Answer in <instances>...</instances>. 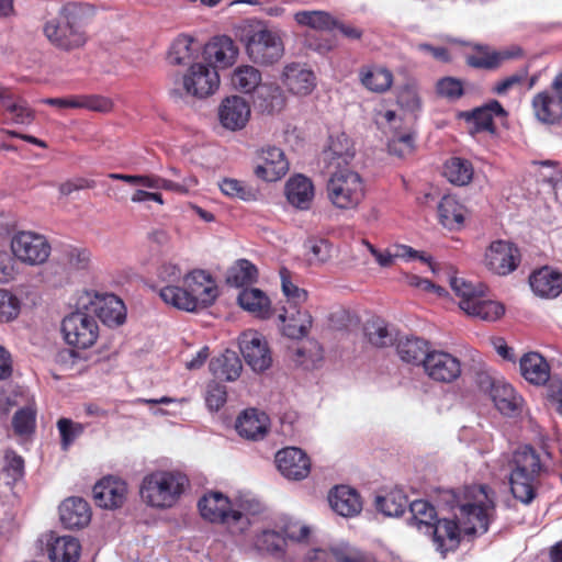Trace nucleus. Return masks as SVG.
<instances>
[{"label": "nucleus", "instance_id": "nucleus-1", "mask_svg": "<svg viewBox=\"0 0 562 562\" xmlns=\"http://www.w3.org/2000/svg\"><path fill=\"white\" fill-rule=\"evenodd\" d=\"M445 502L451 516L438 518L427 533L443 555L459 547L462 536L485 533L494 512V502L486 485L467 486L460 492L448 491Z\"/></svg>", "mask_w": 562, "mask_h": 562}, {"label": "nucleus", "instance_id": "nucleus-2", "mask_svg": "<svg viewBox=\"0 0 562 562\" xmlns=\"http://www.w3.org/2000/svg\"><path fill=\"white\" fill-rule=\"evenodd\" d=\"M201 516L214 524L224 525L233 535H241L252 524V517L261 510V504L248 496L229 499L221 492H209L198 502Z\"/></svg>", "mask_w": 562, "mask_h": 562}, {"label": "nucleus", "instance_id": "nucleus-3", "mask_svg": "<svg viewBox=\"0 0 562 562\" xmlns=\"http://www.w3.org/2000/svg\"><path fill=\"white\" fill-rule=\"evenodd\" d=\"M159 294L167 304L193 312L212 305L218 296V288L210 273L193 270L183 277L182 285H165Z\"/></svg>", "mask_w": 562, "mask_h": 562}, {"label": "nucleus", "instance_id": "nucleus-4", "mask_svg": "<svg viewBox=\"0 0 562 562\" xmlns=\"http://www.w3.org/2000/svg\"><path fill=\"white\" fill-rule=\"evenodd\" d=\"M83 15L85 8L81 4L66 3L56 16L43 24V34L50 45L61 52L80 49L88 42Z\"/></svg>", "mask_w": 562, "mask_h": 562}, {"label": "nucleus", "instance_id": "nucleus-5", "mask_svg": "<svg viewBox=\"0 0 562 562\" xmlns=\"http://www.w3.org/2000/svg\"><path fill=\"white\" fill-rule=\"evenodd\" d=\"M188 485V476L178 470H154L142 479L139 496L150 508L170 509L179 503Z\"/></svg>", "mask_w": 562, "mask_h": 562}, {"label": "nucleus", "instance_id": "nucleus-6", "mask_svg": "<svg viewBox=\"0 0 562 562\" xmlns=\"http://www.w3.org/2000/svg\"><path fill=\"white\" fill-rule=\"evenodd\" d=\"M539 454L530 446L518 448L513 456V469L509 477L514 497L529 504L536 497V481L541 471Z\"/></svg>", "mask_w": 562, "mask_h": 562}, {"label": "nucleus", "instance_id": "nucleus-7", "mask_svg": "<svg viewBox=\"0 0 562 562\" xmlns=\"http://www.w3.org/2000/svg\"><path fill=\"white\" fill-rule=\"evenodd\" d=\"M326 194L336 209L353 210L366 195L363 179L357 171L338 169L327 181Z\"/></svg>", "mask_w": 562, "mask_h": 562}, {"label": "nucleus", "instance_id": "nucleus-8", "mask_svg": "<svg viewBox=\"0 0 562 562\" xmlns=\"http://www.w3.org/2000/svg\"><path fill=\"white\" fill-rule=\"evenodd\" d=\"M61 333L69 346L87 349L97 341L99 325L90 311H76L64 317Z\"/></svg>", "mask_w": 562, "mask_h": 562}, {"label": "nucleus", "instance_id": "nucleus-9", "mask_svg": "<svg viewBox=\"0 0 562 562\" xmlns=\"http://www.w3.org/2000/svg\"><path fill=\"white\" fill-rule=\"evenodd\" d=\"M245 45L249 58L260 65L274 64L284 53L278 32L265 27L250 31Z\"/></svg>", "mask_w": 562, "mask_h": 562}, {"label": "nucleus", "instance_id": "nucleus-10", "mask_svg": "<svg viewBox=\"0 0 562 562\" xmlns=\"http://www.w3.org/2000/svg\"><path fill=\"white\" fill-rule=\"evenodd\" d=\"M11 250L15 259L29 266L44 263L52 251L50 244L44 235L22 231L13 235Z\"/></svg>", "mask_w": 562, "mask_h": 562}, {"label": "nucleus", "instance_id": "nucleus-11", "mask_svg": "<svg viewBox=\"0 0 562 562\" xmlns=\"http://www.w3.org/2000/svg\"><path fill=\"white\" fill-rule=\"evenodd\" d=\"M531 106L535 117L543 124L554 125L562 116V71L550 87L533 95Z\"/></svg>", "mask_w": 562, "mask_h": 562}, {"label": "nucleus", "instance_id": "nucleus-12", "mask_svg": "<svg viewBox=\"0 0 562 562\" xmlns=\"http://www.w3.org/2000/svg\"><path fill=\"white\" fill-rule=\"evenodd\" d=\"M187 94L203 99L213 94L220 87V76L211 64L192 63L182 77Z\"/></svg>", "mask_w": 562, "mask_h": 562}, {"label": "nucleus", "instance_id": "nucleus-13", "mask_svg": "<svg viewBox=\"0 0 562 562\" xmlns=\"http://www.w3.org/2000/svg\"><path fill=\"white\" fill-rule=\"evenodd\" d=\"M484 262L493 273L507 276L519 266L520 252L510 241L494 240L485 251Z\"/></svg>", "mask_w": 562, "mask_h": 562}, {"label": "nucleus", "instance_id": "nucleus-14", "mask_svg": "<svg viewBox=\"0 0 562 562\" xmlns=\"http://www.w3.org/2000/svg\"><path fill=\"white\" fill-rule=\"evenodd\" d=\"M425 373L434 381L450 383L461 374L460 360L449 352L431 350L424 362Z\"/></svg>", "mask_w": 562, "mask_h": 562}, {"label": "nucleus", "instance_id": "nucleus-15", "mask_svg": "<svg viewBox=\"0 0 562 562\" xmlns=\"http://www.w3.org/2000/svg\"><path fill=\"white\" fill-rule=\"evenodd\" d=\"M274 462L281 475L291 481H301L311 471L310 458L303 450L295 447H286L278 451Z\"/></svg>", "mask_w": 562, "mask_h": 562}, {"label": "nucleus", "instance_id": "nucleus-16", "mask_svg": "<svg viewBox=\"0 0 562 562\" xmlns=\"http://www.w3.org/2000/svg\"><path fill=\"white\" fill-rule=\"evenodd\" d=\"M239 345L245 361L255 372H262L271 366L272 359L268 344L260 334L256 331L243 334Z\"/></svg>", "mask_w": 562, "mask_h": 562}, {"label": "nucleus", "instance_id": "nucleus-17", "mask_svg": "<svg viewBox=\"0 0 562 562\" xmlns=\"http://www.w3.org/2000/svg\"><path fill=\"white\" fill-rule=\"evenodd\" d=\"M258 164L254 170L257 178L265 181H277L289 170V161L284 153L276 146L261 148L257 157Z\"/></svg>", "mask_w": 562, "mask_h": 562}, {"label": "nucleus", "instance_id": "nucleus-18", "mask_svg": "<svg viewBox=\"0 0 562 562\" xmlns=\"http://www.w3.org/2000/svg\"><path fill=\"white\" fill-rule=\"evenodd\" d=\"M250 105L241 97L225 98L217 110L220 124L227 131L243 130L250 119Z\"/></svg>", "mask_w": 562, "mask_h": 562}, {"label": "nucleus", "instance_id": "nucleus-19", "mask_svg": "<svg viewBox=\"0 0 562 562\" xmlns=\"http://www.w3.org/2000/svg\"><path fill=\"white\" fill-rule=\"evenodd\" d=\"M93 498L99 507L114 509L121 507L127 496V484L124 480L109 475L93 486Z\"/></svg>", "mask_w": 562, "mask_h": 562}, {"label": "nucleus", "instance_id": "nucleus-20", "mask_svg": "<svg viewBox=\"0 0 562 562\" xmlns=\"http://www.w3.org/2000/svg\"><path fill=\"white\" fill-rule=\"evenodd\" d=\"M490 380V396L497 411L506 416L515 417L521 414L524 398L504 380Z\"/></svg>", "mask_w": 562, "mask_h": 562}, {"label": "nucleus", "instance_id": "nucleus-21", "mask_svg": "<svg viewBox=\"0 0 562 562\" xmlns=\"http://www.w3.org/2000/svg\"><path fill=\"white\" fill-rule=\"evenodd\" d=\"M90 312L109 327L120 326L125 322L126 308L123 301L114 294L95 295L91 301Z\"/></svg>", "mask_w": 562, "mask_h": 562}, {"label": "nucleus", "instance_id": "nucleus-22", "mask_svg": "<svg viewBox=\"0 0 562 562\" xmlns=\"http://www.w3.org/2000/svg\"><path fill=\"white\" fill-rule=\"evenodd\" d=\"M238 55L234 41L226 36L213 37L204 47L203 56L212 66L226 68L232 66Z\"/></svg>", "mask_w": 562, "mask_h": 562}, {"label": "nucleus", "instance_id": "nucleus-23", "mask_svg": "<svg viewBox=\"0 0 562 562\" xmlns=\"http://www.w3.org/2000/svg\"><path fill=\"white\" fill-rule=\"evenodd\" d=\"M529 283L533 293L540 297L554 299L562 293V273L550 267L535 271Z\"/></svg>", "mask_w": 562, "mask_h": 562}, {"label": "nucleus", "instance_id": "nucleus-24", "mask_svg": "<svg viewBox=\"0 0 562 562\" xmlns=\"http://www.w3.org/2000/svg\"><path fill=\"white\" fill-rule=\"evenodd\" d=\"M61 524L68 529L82 528L90 522L91 509L81 497H69L59 506Z\"/></svg>", "mask_w": 562, "mask_h": 562}, {"label": "nucleus", "instance_id": "nucleus-25", "mask_svg": "<svg viewBox=\"0 0 562 562\" xmlns=\"http://www.w3.org/2000/svg\"><path fill=\"white\" fill-rule=\"evenodd\" d=\"M282 81L293 94L297 95L311 93L316 85L313 71L296 63L284 67Z\"/></svg>", "mask_w": 562, "mask_h": 562}, {"label": "nucleus", "instance_id": "nucleus-26", "mask_svg": "<svg viewBox=\"0 0 562 562\" xmlns=\"http://www.w3.org/2000/svg\"><path fill=\"white\" fill-rule=\"evenodd\" d=\"M269 417L266 413L256 408L244 411L236 420L237 432L247 439L258 440L263 438L268 430Z\"/></svg>", "mask_w": 562, "mask_h": 562}, {"label": "nucleus", "instance_id": "nucleus-27", "mask_svg": "<svg viewBox=\"0 0 562 562\" xmlns=\"http://www.w3.org/2000/svg\"><path fill=\"white\" fill-rule=\"evenodd\" d=\"M328 502L331 509L342 517H353L361 512L362 503L356 490L340 485L330 491Z\"/></svg>", "mask_w": 562, "mask_h": 562}, {"label": "nucleus", "instance_id": "nucleus-28", "mask_svg": "<svg viewBox=\"0 0 562 562\" xmlns=\"http://www.w3.org/2000/svg\"><path fill=\"white\" fill-rule=\"evenodd\" d=\"M314 186L303 175L291 177L285 184V195L291 205L300 210H308L314 198Z\"/></svg>", "mask_w": 562, "mask_h": 562}, {"label": "nucleus", "instance_id": "nucleus-29", "mask_svg": "<svg viewBox=\"0 0 562 562\" xmlns=\"http://www.w3.org/2000/svg\"><path fill=\"white\" fill-rule=\"evenodd\" d=\"M324 160L329 166H335L342 169V165H349L355 157V148L351 139L345 134L340 133L329 137V145L323 153Z\"/></svg>", "mask_w": 562, "mask_h": 562}, {"label": "nucleus", "instance_id": "nucleus-30", "mask_svg": "<svg viewBox=\"0 0 562 562\" xmlns=\"http://www.w3.org/2000/svg\"><path fill=\"white\" fill-rule=\"evenodd\" d=\"M209 368L215 378L233 382L239 378L243 364L237 352L227 349L212 358Z\"/></svg>", "mask_w": 562, "mask_h": 562}, {"label": "nucleus", "instance_id": "nucleus-31", "mask_svg": "<svg viewBox=\"0 0 562 562\" xmlns=\"http://www.w3.org/2000/svg\"><path fill=\"white\" fill-rule=\"evenodd\" d=\"M520 372L529 383L536 385L544 384L550 378L548 362L537 352H529L520 359Z\"/></svg>", "mask_w": 562, "mask_h": 562}, {"label": "nucleus", "instance_id": "nucleus-32", "mask_svg": "<svg viewBox=\"0 0 562 562\" xmlns=\"http://www.w3.org/2000/svg\"><path fill=\"white\" fill-rule=\"evenodd\" d=\"M396 351L404 362L417 366L422 364L424 367L425 359L431 350L425 339L405 337L397 341Z\"/></svg>", "mask_w": 562, "mask_h": 562}, {"label": "nucleus", "instance_id": "nucleus-33", "mask_svg": "<svg viewBox=\"0 0 562 562\" xmlns=\"http://www.w3.org/2000/svg\"><path fill=\"white\" fill-rule=\"evenodd\" d=\"M308 533L310 528L301 522H290L284 527L282 536L286 540L284 546L286 562H291L294 557L306 551Z\"/></svg>", "mask_w": 562, "mask_h": 562}, {"label": "nucleus", "instance_id": "nucleus-34", "mask_svg": "<svg viewBox=\"0 0 562 562\" xmlns=\"http://www.w3.org/2000/svg\"><path fill=\"white\" fill-rule=\"evenodd\" d=\"M506 114L504 108L498 101H491L484 106L473 110L467 115V120L472 122L475 132L494 133V116H504Z\"/></svg>", "mask_w": 562, "mask_h": 562}, {"label": "nucleus", "instance_id": "nucleus-35", "mask_svg": "<svg viewBox=\"0 0 562 562\" xmlns=\"http://www.w3.org/2000/svg\"><path fill=\"white\" fill-rule=\"evenodd\" d=\"M81 546L71 536L55 538L48 547V557L52 562H77L80 557Z\"/></svg>", "mask_w": 562, "mask_h": 562}, {"label": "nucleus", "instance_id": "nucleus-36", "mask_svg": "<svg viewBox=\"0 0 562 562\" xmlns=\"http://www.w3.org/2000/svg\"><path fill=\"white\" fill-rule=\"evenodd\" d=\"M201 48V44L192 37L180 35L172 42L169 48L168 60L172 65L192 64Z\"/></svg>", "mask_w": 562, "mask_h": 562}, {"label": "nucleus", "instance_id": "nucleus-37", "mask_svg": "<svg viewBox=\"0 0 562 562\" xmlns=\"http://www.w3.org/2000/svg\"><path fill=\"white\" fill-rule=\"evenodd\" d=\"M361 83L370 91L385 92L393 83L392 72L380 66H364L359 70Z\"/></svg>", "mask_w": 562, "mask_h": 562}, {"label": "nucleus", "instance_id": "nucleus-38", "mask_svg": "<svg viewBox=\"0 0 562 562\" xmlns=\"http://www.w3.org/2000/svg\"><path fill=\"white\" fill-rule=\"evenodd\" d=\"M408 507L411 514L408 524L418 531L425 535L428 533L434 522L438 519L435 507L425 499L414 501Z\"/></svg>", "mask_w": 562, "mask_h": 562}, {"label": "nucleus", "instance_id": "nucleus-39", "mask_svg": "<svg viewBox=\"0 0 562 562\" xmlns=\"http://www.w3.org/2000/svg\"><path fill=\"white\" fill-rule=\"evenodd\" d=\"M239 305L249 313L260 318H267L270 315V300L259 289L246 288L238 295Z\"/></svg>", "mask_w": 562, "mask_h": 562}, {"label": "nucleus", "instance_id": "nucleus-40", "mask_svg": "<svg viewBox=\"0 0 562 562\" xmlns=\"http://www.w3.org/2000/svg\"><path fill=\"white\" fill-rule=\"evenodd\" d=\"M279 317L284 323L283 334L292 339L306 336L312 326V316L306 311L297 310L295 313H289L285 310Z\"/></svg>", "mask_w": 562, "mask_h": 562}, {"label": "nucleus", "instance_id": "nucleus-41", "mask_svg": "<svg viewBox=\"0 0 562 562\" xmlns=\"http://www.w3.org/2000/svg\"><path fill=\"white\" fill-rule=\"evenodd\" d=\"M463 306L468 315L486 322L498 319L505 312L501 303L487 300L484 296V292L471 305H469L468 301H464Z\"/></svg>", "mask_w": 562, "mask_h": 562}, {"label": "nucleus", "instance_id": "nucleus-42", "mask_svg": "<svg viewBox=\"0 0 562 562\" xmlns=\"http://www.w3.org/2000/svg\"><path fill=\"white\" fill-rule=\"evenodd\" d=\"M515 54L509 50H494L488 47H477L475 52L467 55V63L471 67L493 69L499 66L503 60L509 59Z\"/></svg>", "mask_w": 562, "mask_h": 562}, {"label": "nucleus", "instance_id": "nucleus-43", "mask_svg": "<svg viewBox=\"0 0 562 562\" xmlns=\"http://www.w3.org/2000/svg\"><path fill=\"white\" fill-rule=\"evenodd\" d=\"M443 175L452 184L462 187L472 181L474 169L470 160L452 157L445 164Z\"/></svg>", "mask_w": 562, "mask_h": 562}, {"label": "nucleus", "instance_id": "nucleus-44", "mask_svg": "<svg viewBox=\"0 0 562 562\" xmlns=\"http://www.w3.org/2000/svg\"><path fill=\"white\" fill-rule=\"evenodd\" d=\"M258 550L269 553L276 559H282L286 562L285 544L286 540L276 530H263L256 539Z\"/></svg>", "mask_w": 562, "mask_h": 562}, {"label": "nucleus", "instance_id": "nucleus-45", "mask_svg": "<svg viewBox=\"0 0 562 562\" xmlns=\"http://www.w3.org/2000/svg\"><path fill=\"white\" fill-rule=\"evenodd\" d=\"M438 216L445 227L458 228L464 220L463 206L454 198L443 196L438 205Z\"/></svg>", "mask_w": 562, "mask_h": 562}, {"label": "nucleus", "instance_id": "nucleus-46", "mask_svg": "<svg viewBox=\"0 0 562 562\" xmlns=\"http://www.w3.org/2000/svg\"><path fill=\"white\" fill-rule=\"evenodd\" d=\"M408 505L406 495L400 491L394 490L383 496H376L375 507L383 515L389 517L401 516Z\"/></svg>", "mask_w": 562, "mask_h": 562}, {"label": "nucleus", "instance_id": "nucleus-47", "mask_svg": "<svg viewBox=\"0 0 562 562\" xmlns=\"http://www.w3.org/2000/svg\"><path fill=\"white\" fill-rule=\"evenodd\" d=\"M397 104L406 112L416 115L422 111L423 102L419 87L415 80L402 85L396 94Z\"/></svg>", "mask_w": 562, "mask_h": 562}, {"label": "nucleus", "instance_id": "nucleus-48", "mask_svg": "<svg viewBox=\"0 0 562 562\" xmlns=\"http://www.w3.org/2000/svg\"><path fill=\"white\" fill-rule=\"evenodd\" d=\"M258 271L249 260H238L227 271L226 281L229 285L237 288L246 286L257 280Z\"/></svg>", "mask_w": 562, "mask_h": 562}, {"label": "nucleus", "instance_id": "nucleus-49", "mask_svg": "<svg viewBox=\"0 0 562 562\" xmlns=\"http://www.w3.org/2000/svg\"><path fill=\"white\" fill-rule=\"evenodd\" d=\"M261 82V74L254 66H240L236 68L232 76V85L234 88L244 93H250Z\"/></svg>", "mask_w": 562, "mask_h": 562}, {"label": "nucleus", "instance_id": "nucleus-50", "mask_svg": "<svg viewBox=\"0 0 562 562\" xmlns=\"http://www.w3.org/2000/svg\"><path fill=\"white\" fill-rule=\"evenodd\" d=\"M218 187L223 194L232 199L250 202L256 201L258 196V191L252 186L234 178H224L218 182Z\"/></svg>", "mask_w": 562, "mask_h": 562}, {"label": "nucleus", "instance_id": "nucleus-51", "mask_svg": "<svg viewBox=\"0 0 562 562\" xmlns=\"http://www.w3.org/2000/svg\"><path fill=\"white\" fill-rule=\"evenodd\" d=\"M292 360L304 369H314L323 360V349L317 341L310 340L294 350Z\"/></svg>", "mask_w": 562, "mask_h": 562}, {"label": "nucleus", "instance_id": "nucleus-52", "mask_svg": "<svg viewBox=\"0 0 562 562\" xmlns=\"http://www.w3.org/2000/svg\"><path fill=\"white\" fill-rule=\"evenodd\" d=\"M295 21L316 30H331L336 20L325 11H300L294 15Z\"/></svg>", "mask_w": 562, "mask_h": 562}, {"label": "nucleus", "instance_id": "nucleus-53", "mask_svg": "<svg viewBox=\"0 0 562 562\" xmlns=\"http://www.w3.org/2000/svg\"><path fill=\"white\" fill-rule=\"evenodd\" d=\"M281 289L289 304L296 307L307 299V292L301 289L292 279L291 272L282 268L280 270Z\"/></svg>", "mask_w": 562, "mask_h": 562}, {"label": "nucleus", "instance_id": "nucleus-54", "mask_svg": "<svg viewBox=\"0 0 562 562\" xmlns=\"http://www.w3.org/2000/svg\"><path fill=\"white\" fill-rule=\"evenodd\" d=\"M450 286L460 299L459 306L462 311H465V307L463 306L464 301H468L469 305H471L473 301L483 293L482 286H476L471 282L465 281L463 278L451 277Z\"/></svg>", "mask_w": 562, "mask_h": 562}, {"label": "nucleus", "instance_id": "nucleus-55", "mask_svg": "<svg viewBox=\"0 0 562 562\" xmlns=\"http://www.w3.org/2000/svg\"><path fill=\"white\" fill-rule=\"evenodd\" d=\"M64 259L71 268L86 270L91 263V251L86 247L66 246L63 250Z\"/></svg>", "mask_w": 562, "mask_h": 562}, {"label": "nucleus", "instance_id": "nucleus-56", "mask_svg": "<svg viewBox=\"0 0 562 562\" xmlns=\"http://www.w3.org/2000/svg\"><path fill=\"white\" fill-rule=\"evenodd\" d=\"M344 547L350 546L339 544L330 548V550H325L322 548H310L307 544L306 551L294 557L291 562H337L335 551Z\"/></svg>", "mask_w": 562, "mask_h": 562}, {"label": "nucleus", "instance_id": "nucleus-57", "mask_svg": "<svg viewBox=\"0 0 562 562\" xmlns=\"http://www.w3.org/2000/svg\"><path fill=\"white\" fill-rule=\"evenodd\" d=\"M36 409L29 405L20 408L13 416L12 426L18 435L31 434L35 428Z\"/></svg>", "mask_w": 562, "mask_h": 562}, {"label": "nucleus", "instance_id": "nucleus-58", "mask_svg": "<svg viewBox=\"0 0 562 562\" xmlns=\"http://www.w3.org/2000/svg\"><path fill=\"white\" fill-rule=\"evenodd\" d=\"M57 428L60 434V445L65 451L68 450V448L83 434L85 430L82 424L75 423L68 418H60L57 422Z\"/></svg>", "mask_w": 562, "mask_h": 562}, {"label": "nucleus", "instance_id": "nucleus-59", "mask_svg": "<svg viewBox=\"0 0 562 562\" xmlns=\"http://www.w3.org/2000/svg\"><path fill=\"white\" fill-rule=\"evenodd\" d=\"M0 100L2 101V105L10 113L11 119L20 124L30 123L33 119L32 111L27 108L25 102L19 101L15 102L12 99L4 97L3 92L0 91Z\"/></svg>", "mask_w": 562, "mask_h": 562}, {"label": "nucleus", "instance_id": "nucleus-60", "mask_svg": "<svg viewBox=\"0 0 562 562\" xmlns=\"http://www.w3.org/2000/svg\"><path fill=\"white\" fill-rule=\"evenodd\" d=\"M19 313V300L8 290L0 289V323H8L14 319Z\"/></svg>", "mask_w": 562, "mask_h": 562}, {"label": "nucleus", "instance_id": "nucleus-61", "mask_svg": "<svg viewBox=\"0 0 562 562\" xmlns=\"http://www.w3.org/2000/svg\"><path fill=\"white\" fill-rule=\"evenodd\" d=\"M307 248L312 254L311 260L313 262L325 263L333 257L334 247L333 244L324 238L310 239L307 241Z\"/></svg>", "mask_w": 562, "mask_h": 562}, {"label": "nucleus", "instance_id": "nucleus-62", "mask_svg": "<svg viewBox=\"0 0 562 562\" xmlns=\"http://www.w3.org/2000/svg\"><path fill=\"white\" fill-rule=\"evenodd\" d=\"M366 334L369 341L376 347H385L394 341L393 335L381 322H373L366 327Z\"/></svg>", "mask_w": 562, "mask_h": 562}, {"label": "nucleus", "instance_id": "nucleus-63", "mask_svg": "<svg viewBox=\"0 0 562 562\" xmlns=\"http://www.w3.org/2000/svg\"><path fill=\"white\" fill-rule=\"evenodd\" d=\"M226 386L216 381H211L206 387L205 402L211 411H218L226 403Z\"/></svg>", "mask_w": 562, "mask_h": 562}, {"label": "nucleus", "instance_id": "nucleus-64", "mask_svg": "<svg viewBox=\"0 0 562 562\" xmlns=\"http://www.w3.org/2000/svg\"><path fill=\"white\" fill-rule=\"evenodd\" d=\"M437 92L449 100H457L463 94L462 82L452 77L442 78L437 82Z\"/></svg>", "mask_w": 562, "mask_h": 562}]
</instances>
